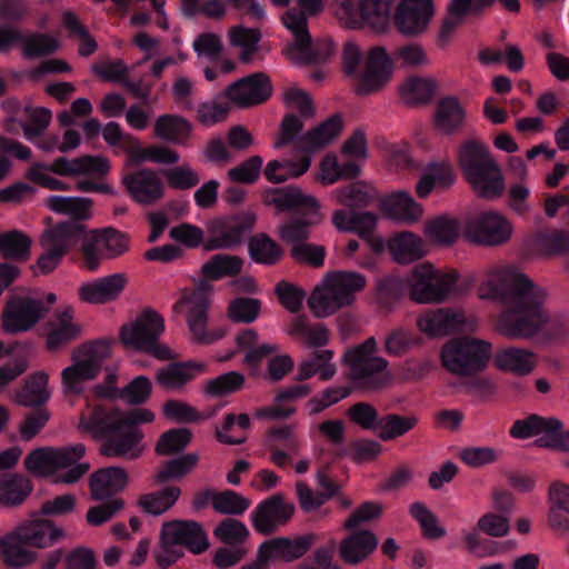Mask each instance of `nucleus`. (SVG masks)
I'll list each match as a JSON object with an SVG mask.
<instances>
[{
  "label": "nucleus",
  "mask_w": 569,
  "mask_h": 569,
  "mask_svg": "<svg viewBox=\"0 0 569 569\" xmlns=\"http://www.w3.org/2000/svg\"><path fill=\"white\" fill-rule=\"evenodd\" d=\"M490 298L498 300L502 310L496 320V331L507 339H532L542 333L548 340L569 337L567 322L551 318L545 309L547 291L517 269H502L488 280Z\"/></svg>",
  "instance_id": "1"
},
{
  "label": "nucleus",
  "mask_w": 569,
  "mask_h": 569,
  "mask_svg": "<svg viewBox=\"0 0 569 569\" xmlns=\"http://www.w3.org/2000/svg\"><path fill=\"white\" fill-rule=\"evenodd\" d=\"M114 420L113 407L89 406L80 417L78 429L94 439H104L100 452L108 458L133 460L141 457L146 450L142 430Z\"/></svg>",
  "instance_id": "2"
},
{
  "label": "nucleus",
  "mask_w": 569,
  "mask_h": 569,
  "mask_svg": "<svg viewBox=\"0 0 569 569\" xmlns=\"http://www.w3.org/2000/svg\"><path fill=\"white\" fill-rule=\"evenodd\" d=\"M457 163L478 198L492 200L503 194L506 183L502 169L482 141H462L457 149Z\"/></svg>",
  "instance_id": "3"
},
{
  "label": "nucleus",
  "mask_w": 569,
  "mask_h": 569,
  "mask_svg": "<svg viewBox=\"0 0 569 569\" xmlns=\"http://www.w3.org/2000/svg\"><path fill=\"white\" fill-rule=\"evenodd\" d=\"M262 201L267 206L274 207L277 212L299 209L303 219H295L279 226V237L289 243H303L310 234V228L323 220L320 203L317 198L305 192L297 186L282 188H267L262 192Z\"/></svg>",
  "instance_id": "4"
},
{
  "label": "nucleus",
  "mask_w": 569,
  "mask_h": 569,
  "mask_svg": "<svg viewBox=\"0 0 569 569\" xmlns=\"http://www.w3.org/2000/svg\"><path fill=\"white\" fill-rule=\"evenodd\" d=\"M111 349L107 341L83 343L71 353V365L61 370V389L67 396H79L84 383L98 377Z\"/></svg>",
  "instance_id": "5"
},
{
  "label": "nucleus",
  "mask_w": 569,
  "mask_h": 569,
  "mask_svg": "<svg viewBox=\"0 0 569 569\" xmlns=\"http://www.w3.org/2000/svg\"><path fill=\"white\" fill-rule=\"evenodd\" d=\"M491 343L475 338L448 340L440 350L442 367L451 375L469 378L483 371L491 357Z\"/></svg>",
  "instance_id": "6"
},
{
  "label": "nucleus",
  "mask_w": 569,
  "mask_h": 569,
  "mask_svg": "<svg viewBox=\"0 0 569 569\" xmlns=\"http://www.w3.org/2000/svg\"><path fill=\"white\" fill-rule=\"evenodd\" d=\"M356 299V272L331 271L316 284L307 302L318 318H326L349 307Z\"/></svg>",
  "instance_id": "7"
},
{
  "label": "nucleus",
  "mask_w": 569,
  "mask_h": 569,
  "mask_svg": "<svg viewBox=\"0 0 569 569\" xmlns=\"http://www.w3.org/2000/svg\"><path fill=\"white\" fill-rule=\"evenodd\" d=\"M201 553L209 547L202 527L194 521L173 520L162 525L160 541L154 551L160 566L167 567L183 556V548Z\"/></svg>",
  "instance_id": "8"
},
{
  "label": "nucleus",
  "mask_w": 569,
  "mask_h": 569,
  "mask_svg": "<svg viewBox=\"0 0 569 569\" xmlns=\"http://www.w3.org/2000/svg\"><path fill=\"white\" fill-rule=\"evenodd\" d=\"M209 284L184 289L173 305V312L186 319L191 337L200 343H212L224 336L220 328L208 330Z\"/></svg>",
  "instance_id": "9"
},
{
  "label": "nucleus",
  "mask_w": 569,
  "mask_h": 569,
  "mask_svg": "<svg viewBox=\"0 0 569 569\" xmlns=\"http://www.w3.org/2000/svg\"><path fill=\"white\" fill-rule=\"evenodd\" d=\"M164 331V319L152 309H146L137 318L122 326L120 338L130 349L147 351L154 357L166 360L172 357L170 349L158 343Z\"/></svg>",
  "instance_id": "10"
},
{
  "label": "nucleus",
  "mask_w": 569,
  "mask_h": 569,
  "mask_svg": "<svg viewBox=\"0 0 569 569\" xmlns=\"http://www.w3.org/2000/svg\"><path fill=\"white\" fill-rule=\"evenodd\" d=\"M456 271L442 272L431 263L416 264L408 276L409 298L417 303H441L455 288Z\"/></svg>",
  "instance_id": "11"
},
{
  "label": "nucleus",
  "mask_w": 569,
  "mask_h": 569,
  "mask_svg": "<svg viewBox=\"0 0 569 569\" xmlns=\"http://www.w3.org/2000/svg\"><path fill=\"white\" fill-rule=\"evenodd\" d=\"M56 301L54 293L39 296L28 291L12 296L3 311V330L9 333L28 331L46 317L49 306Z\"/></svg>",
  "instance_id": "12"
},
{
  "label": "nucleus",
  "mask_w": 569,
  "mask_h": 569,
  "mask_svg": "<svg viewBox=\"0 0 569 569\" xmlns=\"http://www.w3.org/2000/svg\"><path fill=\"white\" fill-rule=\"evenodd\" d=\"M376 352L377 342L373 337L358 346V391L377 392L393 381L389 362Z\"/></svg>",
  "instance_id": "13"
},
{
  "label": "nucleus",
  "mask_w": 569,
  "mask_h": 569,
  "mask_svg": "<svg viewBox=\"0 0 569 569\" xmlns=\"http://www.w3.org/2000/svg\"><path fill=\"white\" fill-rule=\"evenodd\" d=\"M417 326L428 337H443L456 332H472L478 321L472 316H466L462 310L439 308L428 310L417 318Z\"/></svg>",
  "instance_id": "14"
},
{
  "label": "nucleus",
  "mask_w": 569,
  "mask_h": 569,
  "mask_svg": "<svg viewBox=\"0 0 569 569\" xmlns=\"http://www.w3.org/2000/svg\"><path fill=\"white\" fill-rule=\"evenodd\" d=\"M512 234V224L499 212L486 211L467 221L463 230L465 238L482 246H500Z\"/></svg>",
  "instance_id": "15"
},
{
  "label": "nucleus",
  "mask_w": 569,
  "mask_h": 569,
  "mask_svg": "<svg viewBox=\"0 0 569 569\" xmlns=\"http://www.w3.org/2000/svg\"><path fill=\"white\" fill-rule=\"evenodd\" d=\"M244 220H254L252 214H236L210 220L207 224L208 237L204 241V250H228L242 243Z\"/></svg>",
  "instance_id": "16"
},
{
  "label": "nucleus",
  "mask_w": 569,
  "mask_h": 569,
  "mask_svg": "<svg viewBox=\"0 0 569 569\" xmlns=\"http://www.w3.org/2000/svg\"><path fill=\"white\" fill-rule=\"evenodd\" d=\"M392 59L383 47H372L366 57L363 71L358 79V94H370L381 90L391 79Z\"/></svg>",
  "instance_id": "17"
},
{
  "label": "nucleus",
  "mask_w": 569,
  "mask_h": 569,
  "mask_svg": "<svg viewBox=\"0 0 569 569\" xmlns=\"http://www.w3.org/2000/svg\"><path fill=\"white\" fill-rule=\"evenodd\" d=\"M432 16V0H401L393 22L400 33L415 37L427 30Z\"/></svg>",
  "instance_id": "18"
},
{
  "label": "nucleus",
  "mask_w": 569,
  "mask_h": 569,
  "mask_svg": "<svg viewBox=\"0 0 569 569\" xmlns=\"http://www.w3.org/2000/svg\"><path fill=\"white\" fill-rule=\"evenodd\" d=\"M293 503L287 501L281 493H276L261 501L251 512L254 529L269 535L283 526L293 515Z\"/></svg>",
  "instance_id": "19"
},
{
  "label": "nucleus",
  "mask_w": 569,
  "mask_h": 569,
  "mask_svg": "<svg viewBox=\"0 0 569 569\" xmlns=\"http://www.w3.org/2000/svg\"><path fill=\"white\" fill-rule=\"evenodd\" d=\"M356 172V138L351 137L342 146L339 156L327 153L320 162L317 179L326 184L352 177Z\"/></svg>",
  "instance_id": "20"
},
{
  "label": "nucleus",
  "mask_w": 569,
  "mask_h": 569,
  "mask_svg": "<svg viewBox=\"0 0 569 569\" xmlns=\"http://www.w3.org/2000/svg\"><path fill=\"white\" fill-rule=\"evenodd\" d=\"M271 92L269 78L259 72L231 83L226 89L224 96L237 106L244 108L266 101Z\"/></svg>",
  "instance_id": "21"
},
{
  "label": "nucleus",
  "mask_w": 569,
  "mask_h": 569,
  "mask_svg": "<svg viewBox=\"0 0 569 569\" xmlns=\"http://www.w3.org/2000/svg\"><path fill=\"white\" fill-rule=\"evenodd\" d=\"M312 543L313 537L311 535L296 539L273 538L260 545L258 556L266 566L276 561L290 562L302 557Z\"/></svg>",
  "instance_id": "22"
},
{
  "label": "nucleus",
  "mask_w": 569,
  "mask_h": 569,
  "mask_svg": "<svg viewBox=\"0 0 569 569\" xmlns=\"http://www.w3.org/2000/svg\"><path fill=\"white\" fill-rule=\"evenodd\" d=\"M128 283L127 276L121 272L99 277L83 282L78 295L80 300L92 305H104L117 300Z\"/></svg>",
  "instance_id": "23"
},
{
  "label": "nucleus",
  "mask_w": 569,
  "mask_h": 569,
  "mask_svg": "<svg viewBox=\"0 0 569 569\" xmlns=\"http://www.w3.org/2000/svg\"><path fill=\"white\" fill-rule=\"evenodd\" d=\"M84 455L82 443L54 448L56 482L70 485L81 479L90 469V465L82 461Z\"/></svg>",
  "instance_id": "24"
},
{
  "label": "nucleus",
  "mask_w": 569,
  "mask_h": 569,
  "mask_svg": "<svg viewBox=\"0 0 569 569\" xmlns=\"http://www.w3.org/2000/svg\"><path fill=\"white\" fill-rule=\"evenodd\" d=\"M122 182L130 196L139 203L151 204L164 194V183L159 176L150 169L122 176Z\"/></svg>",
  "instance_id": "25"
},
{
  "label": "nucleus",
  "mask_w": 569,
  "mask_h": 569,
  "mask_svg": "<svg viewBox=\"0 0 569 569\" xmlns=\"http://www.w3.org/2000/svg\"><path fill=\"white\" fill-rule=\"evenodd\" d=\"M116 381L117 373L112 370L108 373L107 382L97 385L93 392L100 398L120 397L130 405L143 403L151 395L152 385L146 376L136 377L120 391L114 386Z\"/></svg>",
  "instance_id": "26"
},
{
  "label": "nucleus",
  "mask_w": 569,
  "mask_h": 569,
  "mask_svg": "<svg viewBox=\"0 0 569 569\" xmlns=\"http://www.w3.org/2000/svg\"><path fill=\"white\" fill-rule=\"evenodd\" d=\"M81 331V325L74 320V308L71 306L61 307L49 322L47 347L52 351L59 350L78 338Z\"/></svg>",
  "instance_id": "27"
},
{
  "label": "nucleus",
  "mask_w": 569,
  "mask_h": 569,
  "mask_svg": "<svg viewBox=\"0 0 569 569\" xmlns=\"http://www.w3.org/2000/svg\"><path fill=\"white\" fill-rule=\"evenodd\" d=\"M0 557L8 567L20 569L33 563L37 552L16 526L0 539Z\"/></svg>",
  "instance_id": "28"
},
{
  "label": "nucleus",
  "mask_w": 569,
  "mask_h": 569,
  "mask_svg": "<svg viewBox=\"0 0 569 569\" xmlns=\"http://www.w3.org/2000/svg\"><path fill=\"white\" fill-rule=\"evenodd\" d=\"M17 527L23 535L27 543H30L32 548H50L66 538V532L62 528L43 518L27 519L17 525Z\"/></svg>",
  "instance_id": "29"
},
{
  "label": "nucleus",
  "mask_w": 569,
  "mask_h": 569,
  "mask_svg": "<svg viewBox=\"0 0 569 569\" xmlns=\"http://www.w3.org/2000/svg\"><path fill=\"white\" fill-rule=\"evenodd\" d=\"M43 207L54 214L69 217L71 222L81 223L93 216V201L80 196L51 194L43 199Z\"/></svg>",
  "instance_id": "30"
},
{
  "label": "nucleus",
  "mask_w": 569,
  "mask_h": 569,
  "mask_svg": "<svg viewBox=\"0 0 569 569\" xmlns=\"http://www.w3.org/2000/svg\"><path fill=\"white\" fill-rule=\"evenodd\" d=\"M128 475L123 468L106 467L94 471L89 479L90 495L94 500H104L126 488Z\"/></svg>",
  "instance_id": "31"
},
{
  "label": "nucleus",
  "mask_w": 569,
  "mask_h": 569,
  "mask_svg": "<svg viewBox=\"0 0 569 569\" xmlns=\"http://www.w3.org/2000/svg\"><path fill=\"white\" fill-rule=\"evenodd\" d=\"M537 362L536 352L518 347L500 349L493 357V363L499 370L520 377L529 375L536 368Z\"/></svg>",
  "instance_id": "32"
},
{
  "label": "nucleus",
  "mask_w": 569,
  "mask_h": 569,
  "mask_svg": "<svg viewBox=\"0 0 569 569\" xmlns=\"http://www.w3.org/2000/svg\"><path fill=\"white\" fill-rule=\"evenodd\" d=\"M84 232V224L79 222H60L43 231L40 238L42 248H51L61 253L67 252L76 243H80L81 234Z\"/></svg>",
  "instance_id": "33"
},
{
  "label": "nucleus",
  "mask_w": 569,
  "mask_h": 569,
  "mask_svg": "<svg viewBox=\"0 0 569 569\" xmlns=\"http://www.w3.org/2000/svg\"><path fill=\"white\" fill-rule=\"evenodd\" d=\"M281 21L287 30L293 36L292 50L298 51L297 59L309 62L313 59L311 49V37L307 28L305 12L291 9L284 12Z\"/></svg>",
  "instance_id": "34"
},
{
  "label": "nucleus",
  "mask_w": 569,
  "mask_h": 569,
  "mask_svg": "<svg viewBox=\"0 0 569 569\" xmlns=\"http://www.w3.org/2000/svg\"><path fill=\"white\" fill-rule=\"evenodd\" d=\"M206 371L207 363L202 361L171 363L158 370L156 379L163 388L177 390Z\"/></svg>",
  "instance_id": "35"
},
{
  "label": "nucleus",
  "mask_w": 569,
  "mask_h": 569,
  "mask_svg": "<svg viewBox=\"0 0 569 569\" xmlns=\"http://www.w3.org/2000/svg\"><path fill=\"white\" fill-rule=\"evenodd\" d=\"M381 211L395 220L412 223L422 217L423 209L407 192H396L379 200Z\"/></svg>",
  "instance_id": "36"
},
{
  "label": "nucleus",
  "mask_w": 569,
  "mask_h": 569,
  "mask_svg": "<svg viewBox=\"0 0 569 569\" xmlns=\"http://www.w3.org/2000/svg\"><path fill=\"white\" fill-rule=\"evenodd\" d=\"M343 129L340 116H332L307 131L300 138L301 147L309 152L319 151L338 139Z\"/></svg>",
  "instance_id": "37"
},
{
  "label": "nucleus",
  "mask_w": 569,
  "mask_h": 569,
  "mask_svg": "<svg viewBox=\"0 0 569 569\" xmlns=\"http://www.w3.org/2000/svg\"><path fill=\"white\" fill-rule=\"evenodd\" d=\"M127 143L129 144L127 149V167H133L144 161H151L161 164H172L177 163L180 159L179 153L168 147L153 146L149 148H142L140 142L133 137H128Z\"/></svg>",
  "instance_id": "38"
},
{
  "label": "nucleus",
  "mask_w": 569,
  "mask_h": 569,
  "mask_svg": "<svg viewBox=\"0 0 569 569\" xmlns=\"http://www.w3.org/2000/svg\"><path fill=\"white\" fill-rule=\"evenodd\" d=\"M392 0H358V29L385 31L389 22Z\"/></svg>",
  "instance_id": "39"
},
{
  "label": "nucleus",
  "mask_w": 569,
  "mask_h": 569,
  "mask_svg": "<svg viewBox=\"0 0 569 569\" xmlns=\"http://www.w3.org/2000/svg\"><path fill=\"white\" fill-rule=\"evenodd\" d=\"M79 251L81 254V264L88 271H97L104 254V240L102 229H88L84 226V232L81 234Z\"/></svg>",
  "instance_id": "40"
},
{
  "label": "nucleus",
  "mask_w": 569,
  "mask_h": 569,
  "mask_svg": "<svg viewBox=\"0 0 569 569\" xmlns=\"http://www.w3.org/2000/svg\"><path fill=\"white\" fill-rule=\"evenodd\" d=\"M337 209L332 214L333 226L342 232L356 230V189L352 184L339 188L333 192Z\"/></svg>",
  "instance_id": "41"
},
{
  "label": "nucleus",
  "mask_w": 569,
  "mask_h": 569,
  "mask_svg": "<svg viewBox=\"0 0 569 569\" xmlns=\"http://www.w3.org/2000/svg\"><path fill=\"white\" fill-rule=\"evenodd\" d=\"M465 109L456 97L442 98L436 108L435 127L442 134H452L465 121Z\"/></svg>",
  "instance_id": "42"
},
{
  "label": "nucleus",
  "mask_w": 569,
  "mask_h": 569,
  "mask_svg": "<svg viewBox=\"0 0 569 569\" xmlns=\"http://www.w3.org/2000/svg\"><path fill=\"white\" fill-rule=\"evenodd\" d=\"M388 247L392 258L401 264L411 263L425 256L421 238L409 231L395 236Z\"/></svg>",
  "instance_id": "43"
},
{
  "label": "nucleus",
  "mask_w": 569,
  "mask_h": 569,
  "mask_svg": "<svg viewBox=\"0 0 569 569\" xmlns=\"http://www.w3.org/2000/svg\"><path fill=\"white\" fill-rule=\"evenodd\" d=\"M192 130L191 123L177 114H162L154 121V136L176 144L183 143Z\"/></svg>",
  "instance_id": "44"
},
{
  "label": "nucleus",
  "mask_w": 569,
  "mask_h": 569,
  "mask_svg": "<svg viewBox=\"0 0 569 569\" xmlns=\"http://www.w3.org/2000/svg\"><path fill=\"white\" fill-rule=\"evenodd\" d=\"M437 89V82L430 78L409 77L400 87L402 101L408 106L427 104Z\"/></svg>",
  "instance_id": "45"
},
{
  "label": "nucleus",
  "mask_w": 569,
  "mask_h": 569,
  "mask_svg": "<svg viewBox=\"0 0 569 569\" xmlns=\"http://www.w3.org/2000/svg\"><path fill=\"white\" fill-rule=\"evenodd\" d=\"M331 359L332 352L330 350L315 352L311 358L305 359L298 365L296 379L302 381L318 375L320 380H329L336 373Z\"/></svg>",
  "instance_id": "46"
},
{
  "label": "nucleus",
  "mask_w": 569,
  "mask_h": 569,
  "mask_svg": "<svg viewBox=\"0 0 569 569\" xmlns=\"http://www.w3.org/2000/svg\"><path fill=\"white\" fill-rule=\"evenodd\" d=\"M51 396L49 376L39 371L29 377L24 388L17 395L18 403L22 406H38L46 402Z\"/></svg>",
  "instance_id": "47"
},
{
  "label": "nucleus",
  "mask_w": 569,
  "mask_h": 569,
  "mask_svg": "<svg viewBox=\"0 0 569 569\" xmlns=\"http://www.w3.org/2000/svg\"><path fill=\"white\" fill-rule=\"evenodd\" d=\"M562 428V422L557 418H542L531 415L523 420H517L511 429L510 435L513 438H528L533 435L553 433Z\"/></svg>",
  "instance_id": "48"
},
{
  "label": "nucleus",
  "mask_w": 569,
  "mask_h": 569,
  "mask_svg": "<svg viewBox=\"0 0 569 569\" xmlns=\"http://www.w3.org/2000/svg\"><path fill=\"white\" fill-rule=\"evenodd\" d=\"M243 267V260L240 257L219 253L206 261L201 271L210 280H218L224 277L238 274Z\"/></svg>",
  "instance_id": "49"
},
{
  "label": "nucleus",
  "mask_w": 569,
  "mask_h": 569,
  "mask_svg": "<svg viewBox=\"0 0 569 569\" xmlns=\"http://www.w3.org/2000/svg\"><path fill=\"white\" fill-rule=\"evenodd\" d=\"M23 466L34 477L52 478L56 482L54 448L44 447L30 451Z\"/></svg>",
  "instance_id": "50"
},
{
  "label": "nucleus",
  "mask_w": 569,
  "mask_h": 569,
  "mask_svg": "<svg viewBox=\"0 0 569 569\" xmlns=\"http://www.w3.org/2000/svg\"><path fill=\"white\" fill-rule=\"evenodd\" d=\"M249 256L260 264H274L283 256L281 247L267 234H256L249 241Z\"/></svg>",
  "instance_id": "51"
},
{
  "label": "nucleus",
  "mask_w": 569,
  "mask_h": 569,
  "mask_svg": "<svg viewBox=\"0 0 569 569\" xmlns=\"http://www.w3.org/2000/svg\"><path fill=\"white\" fill-rule=\"evenodd\" d=\"M32 486L21 475H8L0 480V502L7 506L20 505L31 492Z\"/></svg>",
  "instance_id": "52"
},
{
  "label": "nucleus",
  "mask_w": 569,
  "mask_h": 569,
  "mask_svg": "<svg viewBox=\"0 0 569 569\" xmlns=\"http://www.w3.org/2000/svg\"><path fill=\"white\" fill-rule=\"evenodd\" d=\"M228 36L230 44L240 50V60L246 63L250 62L258 51V43L261 37L260 32L257 29L236 26L229 30Z\"/></svg>",
  "instance_id": "53"
},
{
  "label": "nucleus",
  "mask_w": 569,
  "mask_h": 569,
  "mask_svg": "<svg viewBox=\"0 0 569 569\" xmlns=\"http://www.w3.org/2000/svg\"><path fill=\"white\" fill-rule=\"evenodd\" d=\"M31 239L19 230L0 233V253L4 258L26 261L30 257Z\"/></svg>",
  "instance_id": "54"
},
{
  "label": "nucleus",
  "mask_w": 569,
  "mask_h": 569,
  "mask_svg": "<svg viewBox=\"0 0 569 569\" xmlns=\"http://www.w3.org/2000/svg\"><path fill=\"white\" fill-rule=\"evenodd\" d=\"M427 238L440 246H451L459 234V222L456 219L438 217L425 226Z\"/></svg>",
  "instance_id": "55"
},
{
  "label": "nucleus",
  "mask_w": 569,
  "mask_h": 569,
  "mask_svg": "<svg viewBox=\"0 0 569 569\" xmlns=\"http://www.w3.org/2000/svg\"><path fill=\"white\" fill-rule=\"evenodd\" d=\"M244 377L236 371H230L207 380L202 386V391L207 397L219 398L233 393L242 388Z\"/></svg>",
  "instance_id": "56"
},
{
  "label": "nucleus",
  "mask_w": 569,
  "mask_h": 569,
  "mask_svg": "<svg viewBox=\"0 0 569 569\" xmlns=\"http://www.w3.org/2000/svg\"><path fill=\"white\" fill-rule=\"evenodd\" d=\"M378 217L373 212H358V238H360L369 251L380 254L385 250V241L377 233Z\"/></svg>",
  "instance_id": "57"
},
{
  "label": "nucleus",
  "mask_w": 569,
  "mask_h": 569,
  "mask_svg": "<svg viewBox=\"0 0 569 569\" xmlns=\"http://www.w3.org/2000/svg\"><path fill=\"white\" fill-rule=\"evenodd\" d=\"M289 335L301 338L308 347H322L328 342V330L322 325L309 326L306 319L295 318Z\"/></svg>",
  "instance_id": "58"
},
{
  "label": "nucleus",
  "mask_w": 569,
  "mask_h": 569,
  "mask_svg": "<svg viewBox=\"0 0 569 569\" xmlns=\"http://www.w3.org/2000/svg\"><path fill=\"white\" fill-rule=\"evenodd\" d=\"M417 423L415 416L387 415L380 419L378 437L383 441L393 440L413 429Z\"/></svg>",
  "instance_id": "59"
},
{
  "label": "nucleus",
  "mask_w": 569,
  "mask_h": 569,
  "mask_svg": "<svg viewBox=\"0 0 569 569\" xmlns=\"http://www.w3.org/2000/svg\"><path fill=\"white\" fill-rule=\"evenodd\" d=\"M197 462L198 456L196 453H189L172 459L160 466L154 478L158 482L181 479L196 467Z\"/></svg>",
  "instance_id": "60"
},
{
  "label": "nucleus",
  "mask_w": 569,
  "mask_h": 569,
  "mask_svg": "<svg viewBox=\"0 0 569 569\" xmlns=\"http://www.w3.org/2000/svg\"><path fill=\"white\" fill-rule=\"evenodd\" d=\"M179 496L180 489L178 487H167L157 493L142 496L140 506L151 515H161L174 505Z\"/></svg>",
  "instance_id": "61"
},
{
  "label": "nucleus",
  "mask_w": 569,
  "mask_h": 569,
  "mask_svg": "<svg viewBox=\"0 0 569 569\" xmlns=\"http://www.w3.org/2000/svg\"><path fill=\"white\" fill-rule=\"evenodd\" d=\"M537 248L547 257L563 254L569 251V230H552L537 236Z\"/></svg>",
  "instance_id": "62"
},
{
  "label": "nucleus",
  "mask_w": 569,
  "mask_h": 569,
  "mask_svg": "<svg viewBox=\"0 0 569 569\" xmlns=\"http://www.w3.org/2000/svg\"><path fill=\"white\" fill-rule=\"evenodd\" d=\"M229 111L230 107L226 101L212 99L197 107V119L201 124L212 127L224 121Z\"/></svg>",
  "instance_id": "63"
},
{
  "label": "nucleus",
  "mask_w": 569,
  "mask_h": 569,
  "mask_svg": "<svg viewBox=\"0 0 569 569\" xmlns=\"http://www.w3.org/2000/svg\"><path fill=\"white\" fill-rule=\"evenodd\" d=\"M162 173L168 186L173 189L187 190L197 186L200 181L198 172L188 163L166 169Z\"/></svg>",
  "instance_id": "64"
}]
</instances>
